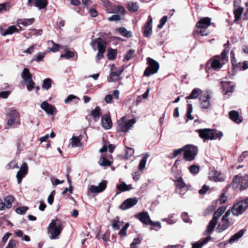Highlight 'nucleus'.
<instances>
[{
  "label": "nucleus",
  "mask_w": 248,
  "mask_h": 248,
  "mask_svg": "<svg viewBox=\"0 0 248 248\" xmlns=\"http://www.w3.org/2000/svg\"><path fill=\"white\" fill-rule=\"evenodd\" d=\"M61 222L58 219H53L48 227V233L50 239H56L62 230Z\"/></svg>",
  "instance_id": "nucleus-1"
},
{
  "label": "nucleus",
  "mask_w": 248,
  "mask_h": 248,
  "mask_svg": "<svg viewBox=\"0 0 248 248\" xmlns=\"http://www.w3.org/2000/svg\"><path fill=\"white\" fill-rule=\"evenodd\" d=\"M20 124V114L15 110H11L7 115V124L5 129H8L11 127H15Z\"/></svg>",
  "instance_id": "nucleus-2"
},
{
  "label": "nucleus",
  "mask_w": 248,
  "mask_h": 248,
  "mask_svg": "<svg viewBox=\"0 0 248 248\" xmlns=\"http://www.w3.org/2000/svg\"><path fill=\"white\" fill-rule=\"evenodd\" d=\"M90 45L94 50L98 51L96 56V59L98 61L101 59L103 57V54L106 50V42L103 39L99 37L93 40Z\"/></svg>",
  "instance_id": "nucleus-3"
},
{
  "label": "nucleus",
  "mask_w": 248,
  "mask_h": 248,
  "mask_svg": "<svg viewBox=\"0 0 248 248\" xmlns=\"http://www.w3.org/2000/svg\"><path fill=\"white\" fill-rule=\"evenodd\" d=\"M231 214L230 210H228L223 216L221 221L218 223L216 229L218 232H221L230 227L234 223V220L229 217Z\"/></svg>",
  "instance_id": "nucleus-4"
},
{
  "label": "nucleus",
  "mask_w": 248,
  "mask_h": 248,
  "mask_svg": "<svg viewBox=\"0 0 248 248\" xmlns=\"http://www.w3.org/2000/svg\"><path fill=\"white\" fill-rule=\"evenodd\" d=\"M248 207V197L244 200L234 203L232 206L231 212L233 216H239L242 215Z\"/></svg>",
  "instance_id": "nucleus-5"
},
{
  "label": "nucleus",
  "mask_w": 248,
  "mask_h": 248,
  "mask_svg": "<svg viewBox=\"0 0 248 248\" xmlns=\"http://www.w3.org/2000/svg\"><path fill=\"white\" fill-rule=\"evenodd\" d=\"M211 24L210 18L206 17L201 18L196 24L198 28V30L196 31V32L202 36L207 35L209 33V31L206 29Z\"/></svg>",
  "instance_id": "nucleus-6"
},
{
  "label": "nucleus",
  "mask_w": 248,
  "mask_h": 248,
  "mask_svg": "<svg viewBox=\"0 0 248 248\" xmlns=\"http://www.w3.org/2000/svg\"><path fill=\"white\" fill-rule=\"evenodd\" d=\"M136 122L135 119L126 120L125 117H123L118 121L117 130L120 132H127Z\"/></svg>",
  "instance_id": "nucleus-7"
},
{
  "label": "nucleus",
  "mask_w": 248,
  "mask_h": 248,
  "mask_svg": "<svg viewBox=\"0 0 248 248\" xmlns=\"http://www.w3.org/2000/svg\"><path fill=\"white\" fill-rule=\"evenodd\" d=\"M147 63L149 66L146 67L144 72V76L149 77L151 75L156 73L159 68V63L151 58H147Z\"/></svg>",
  "instance_id": "nucleus-8"
},
{
  "label": "nucleus",
  "mask_w": 248,
  "mask_h": 248,
  "mask_svg": "<svg viewBox=\"0 0 248 248\" xmlns=\"http://www.w3.org/2000/svg\"><path fill=\"white\" fill-rule=\"evenodd\" d=\"M239 185L241 190L246 189L248 187V175H236L234 177L232 182V188L236 189L238 188Z\"/></svg>",
  "instance_id": "nucleus-9"
},
{
  "label": "nucleus",
  "mask_w": 248,
  "mask_h": 248,
  "mask_svg": "<svg viewBox=\"0 0 248 248\" xmlns=\"http://www.w3.org/2000/svg\"><path fill=\"white\" fill-rule=\"evenodd\" d=\"M184 158L187 161L193 160L198 153L197 148L192 145H187L183 148Z\"/></svg>",
  "instance_id": "nucleus-10"
},
{
  "label": "nucleus",
  "mask_w": 248,
  "mask_h": 248,
  "mask_svg": "<svg viewBox=\"0 0 248 248\" xmlns=\"http://www.w3.org/2000/svg\"><path fill=\"white\" fill-rule=\"evenodd\" d=\"M211 96L208 92L204 93L200 97V103L201 108L207 109L211 106L210 99Z\"/></svg>",
  "instance_id": "nucleus-11"
},
{
  "label": "nucleus",
  "mask_w": 248,
  "mask_h": 248,
  "mask_svg": "<svg viewBox=\"0 0 248 248\" xmlns=\"http://www.w3.org/2000/svg\"><path fill=\"white\" fill-rule=\"evenodd\" d=\"M105 10L108 13H119L124 15L125 12V9L124 6L113 5L110 1L107 6L105 8Z\"/></svg>",
  "instance_id": "nucleus-12"
},
{
  "label": "nucleus",
  "mask_w": 248,
  "mask_h": 248,
  "mask_svg": "<svg viewBox=\"0 0 248 248\" xmlns=\"http://www.w3.org/2000/svg\"><path fill=\"white\" fill-rule=\"evenodd\" d=\"M105 10L108 13H119L124 15L125 12V9L124 6L113 5L110 1L107 6L105 8Z\"/></svg>",
  "instance_id": "nucleus-13"
},
{
  "label": "nucleus",
  "mask_w": 248,
  "mask_h": 248,
  "mask_svg": "<svg viewBox=\"0 0 248 248\" xmlns=\"http://www.w3.org/2000/svg\"><path fill=\"white\" fill-rule=\"evenodd\" d=\"M107 182L105 180H102L99 184L98 186L92 185L90 186L89 190L88 191L92 193H98L103 192L106 188Z\"/></svg>",
  "instance_id": "nucleus-14"
},
{
  "label": "nucleus",
  "mask_w": 248,
  "mask_h": 248,
  "mask_svg": "<svg viewBox=\"0 0 248 248\" xmlns=\"http://www.w3.org/2000/svg\"><path fill=\"white\" fill-rule=\"evenodd\" d=\"M28 171V167L27 164L25 162L23 163L16 175L18 184L21 183L22 179L26 175Z\"/></svg>",
  "instance_id": "nucleus-15"
},
{
  "label": "nucleus",
  "mask_w": 248,
  "mask_h": 248,
  "mask_svg": "<svg viewBox=\"0 0 248 248\" xmlns=\"http://www.w3.org/2000/svg\"><path fill=\"white\" fill-rule=\"evenodd\" d=\"M123 69H117L115 68H112L111 69V72L109 74V78L108 81L110 82H116L120 78V76L123 73Z\"/></svg>",
  "instance_id": "nucleus-16"
},
{
  "label": "nucleus",
  "mask_w": 248,
  "mask_h": 248,
  "mask_svg": "<svg viewBox=\"0 0 248 248\" xmlns=\"http://www.w3.org/2000/svg\"><path fill=\"white\" fill-rule=\"evenodd\" d=\"M40 107L48 115H54L57 112L55 107L48 104L46 101H44L41 104Z\"/></svg>",
  "instance_id": "nucleus-17"
},
{
  "label": "nucleus",
  "mask_w": 248,
  "mask_h": 248,
  "mask_svg": "<svg viewBox=\"0 0 248 248\" xmlns=\"http://www.w3.org/2000/svg\"><path fill=\"white\" fill-rule=\"evenodd\" d=\"M220 215L218 214V212L216 211L213 215V217L212 220L209 222V224L207 226V229L205 232L206 233H211L214 230L216 225L217 222V219L220 217Z\"/></svg>",
  "instance_id": "nucleus-18"
},
{
  "label": "nucleus",
  "mask_w": 248,
  "mask_h": 248,
  "mask_svg": "<svg viewBox=\"0 0 248 248\" xmlns=\"http://www.w3.org/2000/svg\"><path fill=\"white\" fill-rule=\"evenodd\" d=\"M208 178L210 180L215 182H222L225 179L223 174L216 170H212L209 172Z\"/></svg>",
  "instance_id": "nucleus-19"
},
{
  "label": "nucleus",
  "mask_w": 248,
  "mask_h": 248,
  "mask_svg": "<svg viewBox=\"0 0 248 248\" xmlns=\"http://www.w3.org/2000/svg\"><path fill=\"white\" fill-rule=\"evenodd\" d=\"M198 131L200 137L203 139L204 141L206 140H213V130L210 129H199Z\"/></svg>",
  "instance_id": "nucleus-20"
},
{
  "label": "nucleus",
  "mask_w": 248,
  "mask_h": 248,
  "mask_svg": "<svg viewBox=\"0 0 248 248\" xmlns=\"http://www.w3.org/2000/svg\"><path fill=\"white\" fill-rule=\"evenodd\" d=\"M175 186L176 187V190L180 191L178 192L180 194H185L187 189L186 186V184L182 177H178L174 181Z\"/></svg>",
  "instance_id": "nucleus-21"
},
{
  "label": "nucleus",
  "mask_w": 248,
  "mask_h": 248,
  "mask_svg": "<svg viewBox=\"0 0 248 248\" xmlns=\"http://www.w3.org/2000/svg\"><path fill=\"white\" fill-rule=\"evenodd\" d=\"M135 217L144 224L148 225L154 223V222L150 219V216L147 212H142L137 214Z\"/></svg>",
  "instance_id": "nucleus-22"
},
{
  "label": "nucleus",
  "mask_w": 248,
  "mask_h": 248,
  "mask_svg": "<svg viewBox=\"0 0 248 248\" xmlns=\"http://www.w3.org/2000/svg\"><path fill=\"white\" fill-rule=\"evenodd\" d=\"M138 202V200L136 198H129L124 201L120 206V208L122 210H126L130 208Z\"/></svg>",
  "instance_id": "nucleus-23"
},
{
  "label": "nucleus",
  "mask_w": 248,
  "mask_h": 248,
  "mask_svg": "<svg viewBox=\"0 0 248 248\" xmlns=\"http://www.w3.org/2000/svg\"><path fill=\"white\" fill-rule=\"evenodd\" d=\"M101 124L103 127L105 129H109L111 128L112 123L109 114L104 115L101 119Z\"/></svg>",
  "instance_id": "nucleus-24"
},
{
  "label": "nucleus",
  "mask_w": 248,
  "mask_h": 248,
  "mask_svg": "<svg viewBox=\"0 0 248 248\" xmlns=\"http://www.w3.org/2000/svg\"><path fill=\"white\" fill-rule=\"evenodd\" d=\"M152 17L151 16H149L148 20L146 22L144 28V35L145 37H149L152 34Z\"/></svg>",
  "instance_id": "nucleus-25"
},
{
  "label": "nucleus",
  "mask_w": 248,
  "mask_h": 248,
  "mask_svg": "<svg viewBox=\"0 0 248 248\" xmlns=\"http://www.w3.org/2000/svg\"><path fill=\"white\" fill-rule=\"evenodd\" d=\"M210 63L212 68L215 70H218L220 69L224 64L223 62H221L219 59V57H217L216 56L211 60Z\"/></svg>",
  "instance_id": "nucleus-26"
},
{
  "label": "nucleus",
  "mask_w": 248,
  "mask_h": 248,
  "mask_svg": "<svg viewBox=\"0 0 248 248\" xmlns=\"http://www.w3.org/2000/svg\"><path fill=\"white\" fill-rule=\"evenodd\" d=\"M223 92L225 94L232 93L233 91V84L232 82L221 81Z\"/></svg>",
  "instance_id": "nucleus-27"
},
{
  "label": "nucleus",
  "mask_w": 248,
  "mask_h": 248,
  "mask_svg": "<svg viewBox=\"0 0 248 248\" xmlns=\"http://www.w3.org/2000/svg\"><path fill=\"white\" fill-rule=\"evenodd\" d=\"M48 4L47 0H32V5L37 7L39 10L45 9Z\"/></svg>",
  "instance_id": "nucleus-28"
},
{
  "label": "nucleus",
  "mask_w": 248,
  "mask_h": 248,
  "mask_svg": "<svg viewBox=\"0 0 248 248\" xmlns=\"http://www.w3.org/2000/svg\"><path fill=\"white\" fill-rule=\"evenodd\" d=\"M230 119L234 122L237 124H240L242 122V119L240 117L239 113L235 110H232L229 113Z\"/></svg>",
  "instance_id": "nucleus-29"
},
{
  "label": "nucleus",
  "mask_w": 248,
  "mask_h": 248,
  "mask_svg": "<svg viewBox=\"0 0 248 248\" xmlns=\"http://www.w3.org/2000/svg\"><path fill=\"white\" fill-rule=\"evenodd\" d=\"M34 22V18L18 19L16 21L17 25H22L25 27L31 25Z\"/></svg>",
  "instance_id": "nucleus-30"
},
{
  "label": "nucleus",
  "mask_w": 248,
  "mask_h": 248,
  "mask_svg": "<svg viewBox=\"0 0 248 248\" xmlns=\"http://www.w3.org/2000/svg\"><path fill=\"white\" fill-rule=\"evenodd\" d=\"M21 77L25 83L32 80V76L27 68H24L21 74Z\"/></svg>",
  "instance_id": "nucleus-31"
},
{
  "label": "nucleus",
  "mask_w": 248,
  "mask_h": 248,
  "mask_svg": "<svg viewBox=\"0 0 248 248\" xmlns=\"http://www.w3.org/2000/svg\"><path fill=\"white\" fill-rule=\"evenodd\" d=\"M82 137L81 136L78 137L73 136L71 139V144L73 147H79L81 145V140Z\"/></svg>",
  "instance_id": "nucleus-32"
},
{
  "label": "nucleus",
  "mask_w": 248,
  "mask_h": 248,
  "mask_svg": "<svg viewBox=\"0 0 248 248\" xmlns=\"http://www.w3.org/2000/svg\"><path fill=\"white\" fill-rule=\"evenodd\" d=\"M112 227L114 230H119L124 224L123 221L120 220L119 217H116L113 220H112Z\"/></svg>",
  "instance_id": "nucleus-33"
},
{
  "label": "nucleus",
  "mask_w": 248,
  "mask_h": 248,
  "mask_svg": "<svg viewBox=\"0 0 248 248\" xmlns=\"http://www.w3.org/2000/svg\"><path fill=\"white\" fill-rule=\"evenodd\" d=\"M117 188L120 192L128 191L133 188L131 185H126L124 182H122L120 185L117 186Z\"/></svg>",
  "instance_id": "nucleus-34"
},
{
  "label": "nucleus",
  "mask_w": 248,
  "mask_h": 248,
  "mask_svg": "<svg viewBox=\"0 0 248 248\" xmlns=\"http://www.w3.org/2000/svg\"><path fill=\"white\" fill-rule=\"evenodd\" d=\"M200 93H202V91L199 88H195L192 90L190 95L186 97V99H191L197 98Z\"/></svg>",
  "instance_id": "nucleus-35"
},
{
  "label": "nucleus",
  "mask_w": 248,
  "mask_h": 248,
  "mask_svg": "<svg viewBox=\"0 0 248 248\" xmlns=\"http://www.w3.org/2000/svg\"><path fill=\"white\" fill-rule=\"evenodd\" d=\"M149 156V154L147 153L144 155L142 159L140 161L139 163V168L140 170L142 171L145 169L146 161Z\"/></svg>",
  "instance_id": "nucleus-36"
},
{
  "label": "nucleus",
  "mask_w": 248,
  "mask_h": 248,
  "mask_svg": "<svg viewBox=\"0 0 248 248\" xmlns=\"http://www.w3.org/2000/svg\"><path fill=\"white\" fill-rule=\"evenodd\" d=\"M210 239L211 237H207L201 241L193 243L192 248H201L203 245L205 244Z\"/></svg>",
  "instance_id": "nucleus-37"
},
{
  "label": "nucleus",
  "mask_w": 248,
  "mask_h": 248,
  "mask_svg": "<svg viewBox=\"0 0 248 248\" xmlns=\"http://www.w3.org/2000/svg\"><path fill=\"white\" fill-rule=\"evenodd\" d=\"M245 231L243 230H240L239 232L236 233L233 235H232L230 239H229V242L230 243H232L234 241H236L240 238H241L243 234H244Z\"/></svg>",
  "instance_id": "nucleus-38"
},
{
  "label": "nucleus",
  "mask_w": 248,
  "mask_h": 248,
  "mask_svg": "<svg viewBox=\"0 0 248 248\" xmlns=\"http://www.w3.org/2000/svg\"><path fill=\"white\" fill-rule=\"evenodd\" d=\"M244 9L242 7H239L234 10V15L235 16L234 22L239 21L241 19V15L243 13Z\"/></svg>",
  "instance_id": "nucleus-39"
},
{
  "label": "nucleus",
  "mask_w": 248,
  "mask_h": 248,
  "mask_svg": "<svg viewBox=\"0 0 248 248\" xmlns=\"http://www.w3.org/2000/svg\"><path fill=\"white\" fill-rule=\"evenodd\" d=\"M127 8L129 11L131 12H135L138 11L139 6L137 2L134 1H130L127 4Z\"/></svg>",
  "instance_id": "nucleus-40"
},
{
  "label": "nucleus",
  "mask_w": 248,
  "mask_h": 248,
  "mask_svg": "<svg viewBox=\"0 0 248 248\" xmlns=\"http://www.w3.org/2000/svg\"><path fill=\"white\" fill-rule=\"evenodd\" d=\"M52 80L50 78H46L43 81L42 88L48 90L51 87Z\"/></svg>",
  "instance_id": "nucleus-41"
},
{
  "label": "nucleus",
  "mask_w": 248,
  "mask_h": 248,
  "mask_svg": "<svg viewBox=\"0 0 248 248\" xmlns=\"http://www.w3.org/2000/svg\"><path fill=\"white\" fill-rule=\"evenodd\" d=\"M98 164L102 167H108L111 165V162L104 156L101 157Z\"/></svg>",
  "instance_id": "nucleus-42"
},
{
  "label": "nucleus",
  "mask_w": 248,
  "mask_h": 248,
  "mask_svg": "<svg viewBox=\"0 0 248 248\" xmlns=\"http://www.w3.org/2000/svg\"><path fill=\"white\" fill-rule=\"evenodd\" d=\"M14 200V198L12 196H8L4 199V203L7 208H10L12 207V202Z\"/></svg>",
  "instance_id": "nucleus-43"
},
{
  "label": "nucleus",
  "mask_w": 248,
  "mask_h": 248,
  "mask_svg": "<svg viewBox=\"0 0 248 248\" xmlns=\"http://www.w3.org/2000/svg\"><path fill=\"white\" fill-rule=\"evenodd\" d=\"M16 31H18V30L15 26H10L7 29H6L2 33V35L5 36L8 34H11L13 33L14 32H15Z\"/></svg>",
  "instance_id": "nucleus-44"
},
{
  "label": "nucleus",
  "mask_w": 248,
  "mask_h": 248,
  "mask_svg": "<svg viewBox=\"0 0 248 248\" xmlns=\"http://www.w3.org/2000/svg\"><path fill=\"white\" fill-rule=\"evenodd\" d=\"M91 115L96 121L98 120L100 115V108L99 107H96L94 109L91 111Z\"/></svg>",
  "instance_id": "nucleus-45"
},
{
  "label": "nucleus",
  "mask_w": 248,
  "mask_h": 248,
  "mask_svg": "<svg viewBox=\"0 0 248 248\" xmlns=\"http://www.w3.org/2000/svg\"><path fill=\"white\" fill-rule=\"evenodd\" d=\"M120 33L124 36L126 37H130L132 36V33L130 31H128L125 28L121 27L118 29Z\"/></svg>",
  "instance_id": "nucleus-46"
},
{
  "label": "nucleus",
  "mask_w": 248,
  "mask_h": 248,
  "mask_svg": "<svg viewBox=\"0 0 248 248\" xmlns=\"http://www.w3.org/2000/svg\"><path fill=\"white\" fill-rule=\"evenodd\" d=\"M117 51L116 50L112 49H108V58L109 60H113L115 58Z\"/></svg>",
  "instance_id": "nucleus-47"
},
{
  "label": "nucleus",
  "mask_w": 248,
  "mask_h": 248,
  "mask_svg": "<svg viewBox=\"0 0 248 248\" xmlns=\"http://www.w3.org/2000/svg\"><path fill=\"white\" fill-rule=\"evenodd\" d=\"M229 51L224 50L221 53L220 55L217 56V57H219V59L224 63L228 61V53Z\"/></svg>",
  "instance_id": "nucleus-48"
},
{
  "label": "nucleus",
  "mask_w": 248,
  "mask_h": 248,
  "mask_svg": "<svg viewBox=\"0 0 248 248\" xmlns=\"http://www.w3.org/2000/svg\"><path fill=\"white\" fill-rule=\"evenodd\" d=\"M6 168L8 170L13 169L14 168L18 169L19 166L17 165V163L15 160L11 161L6 166Z\"/></svg>",
  "instance_id": "nucleus-49"
},
{
  "label": "nucleus",
  "mask_w": 248,
  "mask_h": 248,
  "mask_svg": "<svg viewBox=\"0 0 248 248\" xmlns=\"http://www.w3.org/2000/svg\"><path fill=\"white\" fill-rule=\"evenodd\" d=\"M29 208L27 206H20L17 207L16 209V212L17 214H20V215H23L25 214L26 211L28 210Z\"/></svg>",
  "instance_id": "nucleus-50"
},
{
  "label": "nucleus",
  "mask_w": 248,
  "mask_h": 248,
  "mask_svg": "<svg viewBox=\"0 0 248 248\" xmlns=\"http://www.w3.org/2000/svg\"><path fill=\"white\" fill-rule=\"evenodd\" d=\"M141 240L142 238L140 237L134 239L133 242L130 245V248H137V245H140Z\"/></svg>",
  "instance_id": "nucleus-51"
},
{
  "label": "nucleus",
  "mask_w": 248,
  "mask_h": 248,
  "mask_svg": "<svg viewBox=\"0 0 248 248\" xmlns=\"http://www.w3.org/2000/svg\"><path fill=\"white\" fill-rule=\"evenodd\" d=\"M232 65L233 66V71H234V73H236L237 70H243L242 66H243V62H238V63H234L233 62H232Z\"/></svg>",
  "instance_id": "nucleus-52"
},
{
  "label": "nucleus",
  "mask_w": 248,
  "mask_h": 248,
  "mask_svg": "<svg viewBox=\"0 0 248 248\" xmlns=\"http://www.w3.org/2000/svg\"><path fill=\"white\" fill-rule=\"evenodd\" d=\"M46 55V53H40L35 55L33 57V60L39 62L43 60V58L45 57Z\"/></svg>",
  "instance_id": "nucleus-53"
},
{
  "label": "nucleus",
  "mask_w": 248,
  "mask_h": 248,
  "mask_svg": "<svg viewBox=\"0 0 248 248\" xmlns=\"http://www.w3.org/2000/svg\"><path fill=\"white\" fill-rule=\"evenodd\" d=\"M129 226V224L128 223H126L124 226L121 229V230L119 232V235L121 236H125L126 235V230Z\"/></svg>",
  "instance_id": "nucleus-54"
},
{
  "label": "nucleus",
  "mask_w": 248,
  "mask_h": 248,
  "mask_svg": "<svg viewBox=\"0 0 248 248\" xmlns=\"http://www.w3.org/2000/svg\"><path fill=\"white\" fill-rule=\"evenodd\" d=\"M135 52L134 50L129 49L124 57V60L125 61H129L132 57Z\"/></svg>",
  "instance_id": "nucleus-55"
},
{
  "label": "nucleus",
  "mask_w": 248,
  "mask_h": 248,
  "mask_svg": "<svg viewBox=\"0 0 248 248\" xmlns=\"http://www.w3.org/2000/svg\"><path fill=\"white\" fill-rule=\"evenodd\" d=\"M74 53L71 51H68L65 54H61V58H65L67 59L72 58L74 57Z\"/></svg>",
  "instance_id": "nucleus-56"
},
{
  "label": "nucleus",
  "mask_w": 248,
  "mask_h": 248,
  "mask_svg": "<svg viewBox=\"0 0 248 248\" xmlns=\"http://www.w3.org/2000/svg\"><path fill=\"white\" fill-rule=\"evenodd\" d=\"M192 112V104H188L186 116H187V118L190 120L193 119V118L191 116V113Z\"/></svg>",
  "instance_id": "nucleus-57"
},
{
  "label": "nucleus",
  "mask_w": 248,
  "mask_h": 248,
  "mask_svg": "<svg viewBox=\"0 0 248 248\" xmlns=\"http://www.w3.org/2000/svg\"><path fill=\"white\" fill-rule=\"evenodd\" d=\"M168 19V17L166 16H163L160 20L159 24L158 25L157 27L161 29L165 24Z\"/></svg>",
  "instance_id": "nucleus-58"
},
{
  "label": "nucleus",
  "mask_w": 248,
  "mask_h": 248,
  "mask_svg": "<svg viewBox=\"0 0 248 248\" xmlns=\"http://www.w3.org/2000/svg\"><path fill=\"white\" fill-rule=\"evenodd\" d=\"M10 8V6L9 3L0 4V13L9 10Z\"/></svg>",
  "instance_id": "nucleus-59"
},
{
  "label": "nucleus",
  "mask_w": 248,
  "mask_h": 248,
  "mask_svg": "<svg viewBox=\"0 0 248 248\" xmlns=\"http://www.w3.org/2000/svg\"><path fill=\"white\" fill-rule=\"evenodd\" d=\"M189 171L192 174H196L199 171V167L197 165H192L189 167Z\"/></svg>",
  "instance_id": "nucleus-60"
},
{
  "label": "nucleus",
  "mask_w": 248,
  "mask_h": 248,
  "mask_svg": "<svg viewBox=\"0 0 248 248\" xmlns=\"http://www.w3.org/2000/svg\"><path fill=\"white\" fill-rule=\"evenodd\" d=\"M25 83L27 85V88L29 91H31L34 88L35 83L32 80Z\"/></svg>",
  "instance_id": "nucleus-61"
},
{
  "label": "nucleus",
  "mask_w": 248,
  "mask_h": 248,
  "mask_svg": "<svg viewBox=\"0 0 248 248\" xmlns=\"http://www.w3.org/2000/svg\"><path fill=\"white\" fill-rule=\"evenodd\" d=\"M121 19V17L120 16H119L118 15H112V16H111L110 17H109L108 18V20L110 21H117L120 20Z\"/></svg>",
  "instance_id": "nucleus-62"
},
{
  "label": "nucleus",
  "mask_w": 248,
  "mask_h": 248,
  "mask_svg": "<svg viewBox=\"0 0 248 248\" xmlns=\"http://www.w3.org/2000/svg\"><path fill=\"white\" fill-rule=\"evenodd\" d=\"M134 153V150L131 148H128L126 150L125 155L127 158L132 156Z\"/></svg>",
  "instance_id": "nucleus-63"
},
{
  "label": "nucleus",
  "mask_w": 248,
  "mask_h": 248,
  "mask_svg": "<svg viewBox=\"0 0 248 248\" xmlns=\"http://www.w3.org/2000/svg\"><path fill=\"white\" fill-rule=\"evenodd\" d=\"M16 240H10L8 244L5 248H15L16 247Z\"/></svg>",
  "instance_id": "nucleus-64"
}]
</instances>
